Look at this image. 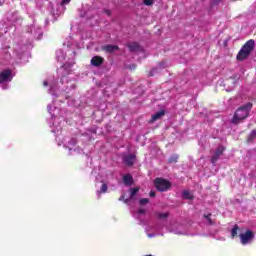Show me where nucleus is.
<instances>
[{
    "instance_id": "nucleus-13",
    "label": "nucleus",
    "mask_w": 256,
    "mask_h": 256,
    "mask_svg": "<svg viewBox=\"0 0 256 256\" xmlns=\"http://www.w3.org/2000/svg\"><path fill=\"white\" fill-rule=\"evenodd\" d=\"M124 185H133V176L131 174H126L123 176Z\"/></svg>"
},
{
    "instance_id": "nucleus-21",
    "label": "nucleus",
    "mask_w": 256,
    "mask_h": 256,
    "mask_svg": "<svg viewBox=\"0 0 256 256\" xmlns=\"http://www.w3.org/2000/svg\"><path fill=\"white\" fill-rule=\"evenodd\" d=\"M149 203V198H142L139 200L140 205H147Z\"/></svg>"
},
{
    "instance_id": "nucleus-11",
    "label": "nucleus",
    "mask_w": 256,
    "mask_h": 256,
    "mask_svg": "<svg viewBox=\"0 0 256 256\" xmlns=\"http://www.w3.org/2000/svg\"><path fill=\"white\" fill-rule=\"evenodd\" d=\"M139 191H140L139 187L130 188V197L129 199L125 200V203H127V201H133L135 199V195H137Z\"/></svg>"
},
{
    "instance_id": "nucleus-16",
    "label": "nucleus",
    "mask_w": 256,
    "mask_h": 256,
    "mask_svg": "<svg viewBox=\"0 0 256 256\" xmlns=\"http://www.w3.org/2000/svg\"><path fill=\"white\" fill-rule=\"evenodd\" d=\"M108 190H109V186L107 185V183L102 181V185L100 187V190L98 191V194L101 195L103 193H107Z\"/></svg>"
},
{
    "instance_id": "nucleus-29",
    "label": "nucleus",
    "mask_w": 256,
    "mask_h": 256,
    "mask_svg": "<svg viewBox=\"0 0 256 256\" xmlns=\"http://www.w3.org/2000/svg\"><path fill=\"white\" fill-rule=\"evenodd\" d=\"M105 13H106L107 15H111V11H109V10H105Z\"/></svg>"
},
{
    "instance_id": "nucleus-3",
    "label": "nucleus",
    "mask_w": 256,
    "mask_h": 256,
    "mask_svg": "<svg viewBox=\"0 0 256 256\" xmlns=\"http://www.w3.org/2000/svg\"><path fill=\"white\" fill-rule=\"evenodd\" d=\"M154 187L156 188V190L163 193L165 191H169V189H171L172 187V184L169 180L165 178H156L154 180Z\"/></svg>"
},
{
    "instance_id": "nucleus-5",
    "label": "nucleus",
    "mask_w": 256,
    "mask_h": 256,
    "mask_svg": "<svg viewBox=\"0 0 256 256\" xmlns=\"http://www.w3.org/2000/svg\"><path fill=\"white\" fill-rule=\"evenodd\" d=\"M224 151H225V147H223V146H218L216 148L213 156L211 157L212 165H215V163H217V161H219V157H221V155H223Z\"/></svg>"
},
{
    "instance_id": "nucleus-1",
    "label": "nucleus",
    "mask_w": 256,
    "mask_h": 256,
    "mask_svg": "<svg viewBox=\"0 0 256 256\" xmlns=\"http://www.w3.org/2000/svg\"><path fill=\"white\" fill-rule=\"evenodd\" d=\"M251 109H253V103L251 102H248L244 106L238 108L232 118L233 125H239L243 119H247V117H249V113H251Z\"/></svg>"
},
{
    "instance_id": "nucleus-23",
    "label": "nucleus",
    "mask_w": 256,
    "mask_h": 256,
    "mask_svg": "<svg viewBox=\"0 0 256 256\" xmlns=\"http://www.w3.org/2000/svg\"><path fill=\"white\" fill-rule=\"evenodd\" d=\"M129 69H130V71H135L137 69V65L136 64H131L129 66Z\"/></svg>"
},
{
    "instance_id": "nucleus-12",
    "label": "nucleus",
    "mask_w": 256,
    "mask_h": 256,
    "mask_svg": "<svg viewBox=\"0 0 256 256\" xmlns=\"http://www.w3.org/2000/svg\"><path fill=\"white\" fill-rule=\"evenodd\" d=\"M165 115V110H161L156 112L154 115L151 117V123H155V121H158V119H161Z\"/></svg>"
},
{
    "instance_id": "nucleus-24",
    "label": "nucleus",
    "mask_w": 256,
    "mask_h": 256,
    "mask_svg": "<svg viewBox=\"0 0 256 256\" xmlns=\"http://www.w3.org/2000/svg\"><path fill=\"white\" fill-rule=\"evenodd\" d=\"M71 3V0H62L61 5H69Z\"/></svg>"
},
{
    "instance_id": "nucleus-27",
    "label": "nucleus",
    "mask_w": 256,
    "mask_h": 256,
    "mask_svg": "<svg viewBox=\"0 0 256 256\" xmlns=\"http://www.w3.org/2000/svg\"><path fill=\"white\" fill-rule=\"evenodd\" d=\"M43 85H44V87H47V85H49V82H47V80H45V81L43 82Z\"/></svg>"
},
{
    "instance_id": "nucleus-14",
    "label": "nucleus",
    "mask_w": 256,
    "mask_h": 256,
    "mask_svg": "<svg viewBox=\"0 0 256 256\" xmlns=\"http://www.w3.org/2000/svg\"><path fill=\"white\" fill-rule=\"evenodd\" d=\"M182 198L188 201H193V199H195V196H193V194L190 193L189 190H184L182 192Z\"/></svg>"
},
{
    "instance_id": "nucleus-22",
    "label": "nucleus",
    "mask_w": 256,
    "mask_h": 256,
    "mask_svg": "<svg viewBox=\"0 0 256 256\" xmlns=\"http://www.w3.org/2000/svg\"><path fill=\"white\" fill-rule=\"evenodd\" d=\"M143 3H144V5H146L147 7H151V5H153V0H144Z\"/></svg>"
},
{
    "instance_id": "nucleus-9",
    "label": "nucleus",
    "mask_w": 256,
    "mask_h": 256,
    "mask_svg": "<svg viewBox=\"0 0 256 256\" xmlns=\"http://www.w3.org/2000/svg\"><path fill=\"white\" fill-rule=\"evenodd\" d=\"M11 79V70H4L0 73V84Z\"/></svg>"
},
{
    "instance_id": "nucleus-15",
    "label": "nucleus",
    "mask_w": 256,
    "mask_h": 256,
    "mask_svg": "<svg viewBox=\"0 0 256 256\" xmlns=\"http://www.w3.org/2000/svg\"><path fill=\"white\" fill-rule=\"evenodd\" d=\"M255 139H256V130H252L247 137V142L253 143L255 141Z\"/></svg>"
},
{
    "instance_id": "nucleus-19",
    "label": "nucleus",
    "mask_w": 256,
    "mask_h": 256,
    "mask_svg": "<svg viewBox=\"0 0 256 256\" xmlns=\"http://www.w3.org/2000/svg\"><path fill=\"white\" fill-rule=\"evenodd\" d=\"M178 159H179V156L177 155L171 156L168 160V163H177Z\"/></svg>"
},
{
    "instance_id": "nucleus-10",
    "label": "nucleus",
    "mask_w": 256,
    "mask_h": 256,
    "mask_svg": "<svg viewBox=\"0 0 256 256\" xmlns=\"http://www.w3.org/2000/svg\"><path fill=\"white\" fill-rule=\"evenodd\" d=\"M103 51H106V53H115V51H119V46L108 44L103 47Z\"/></svg>"
},
{
    "instance_id": "nucleus-20",
    "label": "nucleus",
    "mask_w": 256,
    "mask_h": 256,
    "mask_svg": "<svg viewBox=\"0 0 256 256\" xmlns=\"http://www.w3.org/2000/svg\"><path fill=\"white\" fill-rule=\"evenodd\" d=\"M158 219H167L169 217V213H157Z\"/></svg>"
},
{
    "instance_id": "nucleus-25",
    "label": "nucleus",
    "mask_w": 256,
    "mask_h": 256,
    "mask_svg": "<svg viewBox=\"0 0 256 256\" xmlns=\"http://www.w3.org/2000/svg\"><path fill=\"white\" fill-rule=\"evenodd\" d=\"M157 194L155 193V191L151 190L149 193L150 197H155Z\"/></svg>"
},
{
    "instance_id": "nucleus-6",
    "label": "nucleus",
    "mask_w": 256,
    "mask_h": 256,
    "mask_svg": "<svg viewBox=\"0 0 256 256\" xmlns=\"http://www.w3.org/2000/svg\"><path fill=\"white\" fill-rule=\"evenodd\" d=\"M90 63L93 67H101V65L105 63V59L101 56H94L90 60Z\"/></svg>"
},
{
    "instance_id": "nucleus-7",
    "label": "nucleus",
    "mask_w": 256,
    "mask_h": 256,
    "mask_svg": "<svg viewBox=\"0 0 256 256\" xmlns=\"http://www.w3.org/2000/svg\"><path fill=\"white\" fill-rule=\"evenodd\" d=\"M126 47H128L131 53L141 51V45H139L137 42H129L126 44Z\"/></svg>"
},
{
    "instance_id": "nucleus-2",
    "label": "nucleus",
    "mask_w": 256,
    "mask_h": 256,
    "mask_svg": "<svg viewBox=\"0 0 256 256\" xmlns=\"http://www.w3.org/2000/svg\"><path fill=\"white\" fill-rule=\"evenodd\" d=\"M253 49H255V40L250 39L242 46L238 52L236 56L237 61H245V59L251 55Z\"/></svg>"
},
{
    "instance_id": "nucleus-18",
    "label": "nucleus",
    "mask_w": 256,
    "mask_h": 256,
    "mask_svg": "<svg viewBox=\"0 0 256 256\" xmlns=\"http://www.w3.org/2000/svg\"><path fill=\"white\" fill-rule=\"evenodd\" d=\"M212 215L213 214L208 213V214H204L203 217H204V219H207L208 224L215 225V221H213V219H211Z\"/></svg>"
},
{
    "instance_id": "nucleus-8",
    "label": "nucleus",
    "mask_w": 256,
    "mask_h": 256,
    "mask_svg": "<svg viewBox=\"0 0 256 256\" xmlns=\"http://www.w3.org/2000/svg\"><path fill=\"white\" fill-rule=\"evenodd\" d=\"M123 161H124L125 165H127V167H133V165L135 163V155H133V154L126 155V156H124Z\"/></svg>"
},
{
    "instance_id": "nucleus-30",
    "label": "nucleus",
    "mask_w": 256,
    "mask_h": 256,
    "mask_svg": "<svg viewBox=\"0 0 256 256\" xmlns=\"http://www.w3.org/2000/svg\"><path fill=\"white\" fill-rule=\"evenodd\" d=\"M72 141H73L74 145H76V144H77V140L72 139Z\"/></svg>"
},
{
    "instance_id": "nucleus-28",
    "label": "nucleus",
    "mask_w": 256,
    "mask_h": 256,
    "mask_svg": "<svg viewBox=\"0 0 256 256\" xmlns=\"http://www.w3.org/2000/svg\"><path fill=\"white\" fill-rule=\"evenodd\" d=\"M125 200V196H121L120 198H119V201H124Z\"/></svg>"
},
{
    "instance_id": "nucleus-26",
    "label": "nucleus",
    "mask_w": 256,
    "mask_h": 256,
    "mask_svg": "<svg viewBox=\"0 0 256 256\" xmlns=\"http://www.w3.org/2000/svg\"><path fill=\"white\" fill-rule=\"evenodd\" d=\"M138 213L139 215H145V209H139Z\"/></svg>"
},
{
    "instance_id": "nucleus-4",
    "label": "nucleus",
    "mask_w": 256,
    "mask_h": 256,
    "mask_svg": "<svg viewBox=\"0 0 256 256\" xmlns=\"http://www.w3.org/2000/svg\"><path fill=\"white\" fill-rule=\"evenodd\" d=\"M239 238L242 245H247L255 239V233L251 230H246L244 233L239 234Z\"/></svg>"
},
{
    "instance_id": "nucleus-17",
    "label": "nucleus",
    "mask_w": 256,
    "mask_h": 256,
    "mask_svg": "<svg viewBox=\"0 0 256 256\" xmlns=\"http://www.w3.org/2000/svg\"><path fill=\"white\" fill-rule=\"evenodd\" d=\"M238 231H239V225L236 224L231 229V237H232V239H235V237H237Z\"/></svg>"
}]
</instances>
